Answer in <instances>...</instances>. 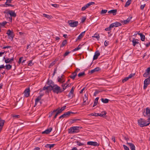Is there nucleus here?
Wrapping results in <instances>:
<instances>
[{"label": "nucleus", "instance_id": "48", "mask_svg": "<svg viewBox=\"0 0 150 150\" xmlns=\"http://www.w3.org/2000/svg\"><path fill=\"white\" fill-rule=\"evenodd\" d=\"M135 74H131L128 76V77L129 78V79L131 78Z\"/></svg>", "mask_w": 150, "mask_h": 150}, {"label": "nucleus", "instance_id": "20", "mask_svg": "<svg viewBox=\"0 0 150 150\" xmlns=\"http://www.w3.org/2000/svg\"><path fill=\"white\" fill-rule=\"evenodd\" d=\"M117 12V10L116 9H113L112 10L110 11H109L108 12V13H112L113 14V15H115L116 14V13Z\"/></svg>", "mask_w": 150, "mask_h": 150}, {"label": "nucleus", "instance_id": "25", "mask_svg": "<svg viewBox=\"0 0 150 150\" xmlns=\"http://www.w3.org/2000/svg\"><path fill=\"white\" fill-rule=\"evenodd\" d=\"M88 100L87 96L86 95V94H85L83 97V104L84 103L86 102V101Z\"/></svg>", "mask_w": 150, "mask_h": 150}, {"label": "nucleus", "instance_id": "29", "mask_svg": "<svg viewBox=\"0 0 150 150\" xmlns=\"http://www.w3.org/2000/svg\"><path fill=\"white\" fill-rule=\"evenodd\" d=\"M43 16H44L46 18H47L49 19H51L52 18V16H49V15H48L45 14V13L43 14Z\"/></svg>", "mask_w": 150, "mask_h": 150}, {"label": "nucleus", "instance_id": "46", "mask_svg": "<svg viewBox=\"0 0 150 150\" xmlns=\"http://www.w3.org/2000/svg\"><path fill=\"white\" fill-rule=\"evenodd\" d=\"M54 145H55V144H49V148H50V149L51 148L53 147Z\"/></svg>", "mask_w": 150, "mask_h": 150}, {"label": "nucleus", "instance_id": "15", "mask_svg": "<svg viewBox=\"0 0 150 150\" xmlns=\"http://www.w3.org/2000/svg\"><path fill=\"white\" fill-rule=\"evenodd\" d=\"M74 112H71V111H68L67 112L65 113H64V115L65 116V117H69L70 115L71 114H74Z\"/></svg>", "mask_w": 150, "mask_h": 150}, {"label": "nucleus", "instance_id": "40", "mask_svg": "<svg viewBox=\"0 0 150 150\" xmlns=\"http://www.w3.org/2000/svg\"><path fill=\"white\" fill-rule=\"evenodd\" d=\"M140 37L141 40L142 41H144L145 39V36L144 35H142L140 36Z\"/></svg>", "mask_w": 150, "mask_h": 150}, {"label": "nucleus", "instance_id": "31", "mask_svg": "<svg viewBox=\"0 0 150 150\" xmlns=\"http://www.w3.org/2000/svg\"><path fill=\"white\" fill-rule=\"evenodd\" d=\"M41 99V98H40V97H39L38 96L37 98L36 99V100H35V105H34V106H35L37 105V103Z\"/></svg>", "mask_w": 150, "mask_h": 150}, {"label": "nucleus", "instance_id": "2", "mask_svg": "<svg viewBox=\"0 0 150 150\" xmlns=\"http://www.w3.org/2000/svg\"><path fill=\"white\" fill-rule=\"evenodd\" d=\"M139 125L141 127L149 125L150 122L146 120H145L142 118H140L138 120Z\"/></svg>", "mask_w": 150, "mask_h": 150}, {"label": "nucleus", "instance_id": "27", "mask_svg": "<svg viewBox=\"0 0 150 150\" xmlns=\"http://www.w3.org/2000/svg\"><path fill=\"white\" fill-rule=\"evenodd\" d=\"M106 112L105 111L102 112L100 114L99 116L101 117H104L105 115L106 114Z\"/></svg>", "mask_w": 150, "mask_h": 150}, {"label": "nucleus", "instance_id": "47", "mask_svg": "<svg viewBox=\"0 0 150 150\" xmlns=\"http://www.w3.org/2000/svg\"><path fill=\"white\" fill-rule=\"evenodd\" d=\"M87 8V6L85 5L84 6L82 7L81 8V10L82 11L85 10Z\"/></svg>", "mask_w": 150, "mask_h": 150}, {"label": "nucleus", "instance_id": "44", "mask_svg": "<svg viewBox=\"0 0 150 150\" xmlns=\"http://www.w3.org/2000/svg\"><path fill=\"white\" fill-rule=\"evenodd\" d=\"M14 119H17L18 118L20 117V115H12Z\"/></svg>", "mask_w": 150, "mask_h": 150}, {"label": "nucleus", "instance_id": "50", "mask_svg": "<svg viewBox=\"0 0 150 150\" xmlns=\"http://www.w3.org/2000/svg\"><path fill=\"white\" fill-rule=\"evenodd\" d=\"M29 63L28 64V65L29 66H32L33 65V63L32 62V61L31 60H30L29 61Z\"/></svg>", "mask_w": 150, "mask_h": 150}, {"label": "nucleus", "instance_id": "34", "mask_svg": "<svg viewBox=\"0 0 150 150\" xmlns=\"http://www.w3.org/2000/svg\"><path fill=\"white\" fill-rule=\"evenodd\" d=\"M85 75V73L84 72H81L80 73H79L78 74V76L79 77H81L83 76H84Z\"/></svg>", "mask_w": 150, "mask_h": 150}, {"label": "nucleus", "instance_id": "18", "mask_svg": "<svg viewBox=\"0 0 150 150\" xmlns=\"http://www.w3.org/2000/svg\"><path fill=\"white\" fill-rule=\"evenodd\" d=\"M100 70V68L99 67H97L95 68L94 69L91 70L90 73H91V74H92L94 73L95 72L98 71Z\"/></svg>", "mask_w": 150, "mask_h": 150}, {"label": "nucleus", "instance_id": "61", "mask_svg": "<svg viewBox=\"0 0 150 150\" xmlns=\"http://www.w3.org/2000/svg\"><path fill=\"white\" fill-rule=\"evenodd\" d=\"M50 86L47 87H46L45 86L43 87V90H47L50 87Z\"/></svg>", "mask_w": 150, "mask_h": 150}, {"label": "nucleus", "instance_id": "64", "mask_svg": "<svg viewBox=\"0 0 150 150\" xmlns=\"http://www.w3.org/2000/svg\"><path fill=\"white\" fill-rule=\"evenodd\" d=\"M80 49V48L79 47V46H78V47L76 48H75L74 50V51H76L79 50Z\"/></svg>", "mask_w": 150, "mask_h": 150}, {"label": "nucleus", "instance_id": "21", "mask_svg": "<svg viewBox=\"0 0 150 150\" xmlns=\"http://www.w3.org/2000/svg\"><path fill=\"white\" fill-rule=\"evenodd\" d=\"M58 81L59 82L61 83H63L65 81L62 77V75L61 76V77H58Z\"/></svg>", "mask_w": 150, "mask_h": 150}, {"label": "nucleus", "instance_id": "57", "mask_svg": "<svg viewBox=\"0 0 150 150\" xmlns=\"http://www.w3.org/2000/svg\"><path fill=\"white\" fill-rule=\"evenodd\" d=\"M109 42L105 41L104 42V45L105 46H108V45Z\"/></svg>", "mask_w": 150, "mask_h": 150}, {"label": "nucleus", "instance_id": "14", "mask_svg": "<svg viewBox=\"0 0 150 150\" xmlns=\"http://www.w3.org/2000/svg\"><path fill=\"white\" fill-rule=\"evenodd\" d=\"M52 128H50L47 129L45 131L42 132V134H49L52 130Z\"/></svg>", "mask_w": 150, "mask_h": 150}, {"label": "nucleus", "instance_id": "51", "mask_svg": "<svg viewBox=\"0 0 150 150\" xmlns=\"http://www.w3.org/2000/svg\"><path fill=\"white\" fill-rule=\"evenodd\" d=\"M86 18L85 17H83L81 18V22L83 23L84 22L86 19Z\"/></svg>", "mask_w": 150, "mask_h": 150}, {"label": "nucleus", "instance_id": "5", "mask_svg": "<svg viewBox=\"0 0 150 150\" xmlns=\"http://www.w3.org/2000/svg\"><path fill=\"white\" fill-rule=\"evenodd\" d=\"M150 83V77L146 79L144 81V89H145Z\"/></svg>", "mask_w": 150, "mask_h": 150}, {"label": "nucleus", "instance_id": "28", "mask_svg": "<svg viewBox=\"0 0 150 150\" xmlns=\"http://www.w3.org/2000/svg\"><path fill=\"white\" fill-rule=\"evenodd\" d=\"M131 0H128L126 3L125 4V7L128 6L131 4Z\"/></svg>", "mask_w": 150, "mask_h": 150}, {"label": "nucleus", "instance_id": "63", "mask_svg": "<svg viewBox=\"0 0 150 150\" xmlns=\"http://www.w3.org/2000/svg\"><path fill=\"white\" fill-rule=\"evenodd\" d=\"M64 117H65V115H64V114H63L62 115H61V116H60L59 117V119H60V118H64Z\"/></svg>", "mask_w": 150, "mask_h": 150}, {"label": "nucleus", "instance_id": "6", "mask_svg": "<svg viewBox=\"0 0 150 150\" xmlns=\"http://www.w3.org/2000/svg\"><path fill=\"white\" fill-rule=\"evenodd\" d=\"M87 144L94 146H98L99 145V144L97 142L92 141L88 142Z\"/></svg>", "mask_w": 150, "mask_h": 150}, {"label": "nucleus", "instance_id": "30", "mask_svg": "<svg viewBox=\"0 0 150 150\" xmlns=\"http://www.w3.org/2000/svg\"><path fill=\"white\" fill-rule=\"evenodd\" d=\"M132 18V17H130V18H128L126 20H125L124 21V23L125 24H126L128 23L129 22Z\"/></svg>", "mask_w": 150, "mask_h": 150}, {"label": "nucleus", "instance_id": "23", "mask_svg": "<svg viewBox=\"0 0 150 150\" xmlns=\"http://www.w3.org/2000/svg\"><path fill=\"white\" fill-rule=\"evenodd\" d=\"M77 73H76V72H74L72 73L71 75L70 76V77L71 79H74Z\"/></svg>", "mask_w": 150, "mask_h": 150}, {"label": "nucleus", "instance_id": "41", "mask_svg": "<svg viewBox=\"0 0 150 150\" xmlns=\"http://www.w3.org/2000/svg\"><path fill=\"white\" fill-rule=\"evenodd\" d=\"M107 12V10H102L100 12L101 14H104L106 13Z\"/></svg>", "mask_w": 150, "mask_h": 150}, {"label": "nucleus", "instance_id": "12", "mask_svg": "<svg viewBox=\"0 0 150 150\" xmlns=\"http://www.w3.org/2000/svg\"><path fill=\"white\" fill-rule=\"evenodd\" d=\"M30 89L29 88L28 89H25L24 91V95L25 96L27 97L29 96L30 94Z\"/></svg>", "mask_w": 150, "mask_h": 150}, {"label": "nucleus", "instance_id": "42", "mask_svg": "<svg viewBox=\"0 0 150 150\" xmlns=\"http://www.w3.org/2000/svg\"><path fill=\"white\" fill-rule=\"evenodd\" d=\"M71 85V84H67L66 85V86L65 87H64V88H63V91H64L67 88H68Z\"/></svg>", "mask_w": 150, "mask_h": 150}, {"label": "nucleus", "instance_id": "62", "mask_svg": "<svg viewBox=\"0 0 150 150\" xmlns=\"http://www.w3.org/2000/svg\"><path fill=\"white\" fill-rule=\"evenodd\" d=\"M98 103V102L94 101V104L93 105V107H94L95 106H96V105H97Z\"/></svg>", "mask_w": 150, "mask_h": 150}, {"label": "nucleus", "instance_id": "22", "mask_svg": "<svg viewBox=\"0 0 150 150\" xmlns=\"http://www.w3.org/2000/svg\"><path fill=\"white\" fill-rule=\"evenodd\" d=\"M4 120H2L0 118V128H2L4 123Z\"/></svg>", "mask_w": 150, "mask_h": 150}, {"label": "nucleus", "instance_id": "39", "mask_svg": "<svg viewBox=\"0 0 150 150\" xmlns=\"http://www.w3.org/2000/svg\"><path fill=\"white\" fill-rule=\"evenodd\" d=\"M67 42L66 40H64L62 42L61 47H63L65 45L67 44Z\"/></svg>", "mask_w": 150, "mask_h": 150}, {"label": "nucleus", "instance_id": "32", "mask_svg": "<svg viewBox=\"0 0 150 150\" xmlns=\"http://www.w3.org/2000/svg\"><path fill=\"white\" fill-rule=\"evenodd\" d=\"M137 40H136V39H135V40L134 39L132 41V42L133 43V45L134 46H135V45H136V44H138L139 43V42L138 41H136Z\"/></svg>", "mask_w": 150, "mask_h": 150}, {"label": "nucleus", "instance_id": "26", "mask_svg": "<svg viewBox=\"0 0 150 150\" xmlns=\"http://www.w3.org/2000/svg\"><path fill=\"white\" fill-rule=\"evenodd\" d=\"M85 31L82 32L77 38L78 39H80L83 36Z\"/></svg>", "mask_w": 150, "mask_h": 150}, {"label": "nucleus", "instance_id": "53", "mask_svg": "<svg viewBox=\"0 0 150 150\" xmlns=\"http://www.w3.org/2000/svg\"><path fill=\"white\" fill-rule=\"evenodd\" d=\"M123 146L125 150H129V148L127 146L125 145H123Z\"/></svg>", "mask_w": 150, "mask_h": 150}, {"label": "nucleus", "instance_id": "60", "mask_svg": "<svg viewBox=\"0 0 150 150\" xmlns=\"http://www.w3.org/2000/svg\"><path fill=\"white\" fill-rule=\"evenodd\" d=\"M145 6V4H144L142 5H141L140 6V8L142 10H143Z\"/></svg>", "mask_w": 150, "mask_h": 150}, {"label": "nucleus", "instance_id": "56", "mask_svg": "<svg viewBox=\"0 0 150 150\" xmlns=\"http://www.w3.org/2000/svg\"><path fill=\"white\" fill-rule=\"evenodd\" d=\"M99 92V91H96L94 94V96H96V95L98 94Z\"/></svg>", "mask_w": 150, "mask_h": 150}, {"label": "nucleus", "instance_id": "24", "mask_svg": "<svg viewBox=\"0 0 150 150\" xmlns=\"http://www.w3.org/2000/svg\"><path fill=\"white\" fill-rule=\"evenodd\" d=\"M101 100L103 103H107L108 102L109 100L107 98H102L101 99Z\"/></svg>", "mask_w": 150, "mask_h": 150}, {"label": "nucleus", "instance_id": "19", "mask_svg": "<svg viewBox=\"0 0 150 150\" xmlns=\"http://www.w3.org/2000/svg\"><path fill=\"white\" fill-rule=\"evenodd\" d=\"M128 144L131 150H135V146L134 144L132 143H128Z\"/></svg>", "mask_w": 150, "mask_h": 150}, {"label": "nucleus", "instance_id": "35", "mask_svg": "<svg viewBox=\"0 0 150 150\" xmlns=\"http://www.w3.org/2000/svg\"><path fill=\"white\" fill-rule=\"evenodd\" d=\"M94 2H91L87 4H86V6H87V8H88L91 5L94 4Z\"/></svg>", "mask_w": 150, "mask_h": 150}, {"label": "nucleus", "instance_id": "8", "mask_svg": "<svg viewBox=\"0 0 150 150\" xmlns=\"http://www.w3.org/2000/svg\"><path fill=\"white\" fill-rule=\"evenodd\" d=\"M23 100H19L16 104V106L18 108H19L23 106Z\"/></svg>", "mask_w": 150, "mask_h": 150}, {"label": "nucleus", "instance_id": "45", "mask_svg": "<svg viewBox=\"0 0 150 150\" xmlns=\"http://www.w3.org/2000/svg\"><path fill=\"white\" fill-rule=\"evenodd\" d=\"M129 79V78L128 77H125L124 79H123L122 80V82L124 83Z\"/></svg>", "mask_w": 150, "mask_h": 150}, {"label": "nucleus", "instance_id": "38", "mask_svg": "<svg viewBox=\"0 0 150 150\" xmlns=\"http://www.w3.org/2000/svg\"><path fill=\"white\" fill-rule=\"evenodd\" d=\"M73 93H69V94L68 95V97L70 99L72 98L73 97Z\"/></svg>", "mask_w": 150, "mask_h": 150}, {"label": "nucleus", "instance_id": "58", "mask_svg": "<svg viewBox=\"0 0 150 150\" xmlns=\"http://www.w3.org/2000/svg\"><path fill=\"white\" fill-rule=\"evenodd\" d=\"M70 53V52H65V53H64V57H65L66 56H67V55L69 53Z\"/></svg>", "mask_w": 150, "mask_h": 150}, {"label": "nucleus", "instance_id": "4", "mask_svg": "<svg viewBox=\"0 0 150 150\" xmlns=\"http://www.w3.org/2000/svg\"><path fill=\"white\" fill-rule=\"evenodd\" d=\"M68 23L69 26L71 27H74L77 26L78 22V21H68Z\"/></svg>", "mask_w": 150, "mask_h": 150}, {"label": "nucleus", "instance_id": "9", "mask_svg": "<svg viewBox=\"0 0 150 150\" xmlns=\"http://www.w3.org/2000/svg\"><path fill=\"white\" fill-rule=\"evenodd\" d=\"M149 74H150V67L148 68L146 70V72L144 74L143 76L144 77H146Z\"/></svg>", "mask_w": 150, "mask_h": 150}, {"label": "nucleus", "instance_id": "10", "mask_svg": "<svg viewBox=\"0 0 150 150\" xmlns=\"http://www.w3.org/2000/svg\"><path fill=\"white\" fill-rule=\"evenodd\" d=\"M111 24L112 28L114 27H117L121 25V24L118 22H116L115 23H113Z\"/></svg>", "mask_w": 150, "mask_h": 150}, {"label": "nucleus", "instance_id": "49", "mask_svg": "<svg viewBox=\"0 0 150 150\" xmlns=\"http://www.w3.org/2000/svg\"><path fill=\"white\" fill-rule=\"evenodd\" d=\"M6 22H4L2 23H1V27L4 26L6 24Z\"/></svg>", "mask_w": 150, "mask_h": 150}, {"label": "nucleus", "instance_id": "33", "mask_svg": "<svg viewBox=\"0 0 150 150\" xmlns=\"http://www.w3.org/2000/svg\"><path fill=\"white\" fill-rule=\"evenodd\" d=\"M93 37L96 38L98 40H99L100 38V36L99 34H98L97 33L95 34L93 36Z\"/></svg>", "mask_w": 150, "mask_h": 150}, {"label": "nucleus", "instance_id": "1", "mask_svg": "<svg viewBox=\"0 0 150 150\" xmlns=\"http://www.w3.org/2000/svg\"><path fill=\"white\" fill-rule=\"evenodd\" d=\"M47 83L52 88L53 92H54L58 94L63 91V90L61 89L60 87L57 85H54L51 81H48Z\"/></svg>", "mask_w": 150, "mask_h": 150}, {"label": "nucleus", "instance_id": "17", "mask_svg": "<svg viewBox=\"0 0 150 150\" xmlns=\"http://www.w3.org/2000/svg\"><path fill=\"white\" fill-rule=\"evenodd\" d=\"M100 53L98 51H96L93 57V60H95L98 58V56L100 55Z\"/></svg>", "mask_w": 150, "mask_h": 150}, {"label": "nucleus", "instance_id": "55", "mask_svg": "<svg viewBox=\"0 0 150 150\" xmlns=\"http://www.w3.org/2000/svg\"><path fill=\"white\" fill-rule=\"evenodd\" d=\"M5 5H6L8 6H10L12 7H13L14 6V5L11 4H8V3H5Z\"/></svg>", "mask_w": 150, "mask_h": 150}, {"label": "nucleus", "instance_id": "11", "mask_svg": "<svg viewBox=\"0 0 150 150\" xmlns=\"http://www.w3.org/2000/svg\"><path fill=\"white\" fill-rule=\"evenodd\" d=\"M4 59H5V62L6 63H9L12 62L13 60V57L10 59L9 58H6L5 57L4 58Z\"/></svg>", "mask_w": 150, "mask_h": 150}, {"label": "nucleus", "instance_id": "7", "mask_svg": "<svg viewBox=\"0 0 150 150\" xmlns=\"http://www.w3.org/2000/svg\"><path fill=\"white\" fill-rule=\"evenodd\" d=\"M9 14L11 16L15 17L16 16V14L14 11L11 10H8L7 12V14Z\"/></svg>", "mask_w": 150, "mask_h": 150}, {"label": "nucleus", "instance_id": "59", "mask_svg": "<svg viewBox=\"0 0 150 150\" xmlns=\"http://www.w3.org/2000/svg\"><path fill=\"white\" fill-rule=\"evenodd\" d=\"M23 58V57H21L19 59L18 63L19 64H20L21 63V60Z\"/></svg>", "mask_w": 150, "mask_h": 150}, {"label": "nucleus", "instance_id": "52", "mask_svg": "<svg viewBox=\"0 0 150 150\" xmlns=\"http://www.w3.org/2000/svg\"><path fill=\"white\" fill-rule=\"evenodd\" d=\"M77 145H79V146H82L83 145V143H81L79 141H77Z\"/></svg>", "mask_w": 150, "mask_h": 150}, {"label": "nucleus", "instance_id": "37", "mask_svg": "<svg viewBox=\"0 0 150 150\" xmlns=\"http://www.w3.org/2000/svg\"><path fill=\"white\" fill-rule=\"evenodd\" d=\"M112 27L111 26V24H110L109 26V27H108V28H106L105 29V30H106V31H109L112 28Z\"/></svg>", "mask_w": 150, "mask_h": 150}, {"label": "nucleus", "instance_id": "16", "mask_svg": "<svg viewBox=\"0 0 150 150\" xmlns=\"http://www.w3.org/2000/svg\"><path fill=\"white\" fill-rule=\"evenodd\" d=\"M57 111V113H58V114H59V113L61 112L62 111V109H61V108L60 109L58 108V109H57L56 110H53V111L51 113V116H52V115L53 114V113H54L56 112Z\"/></svg>", "mask_w": 150, "mask_h": 150}, {"label": "nucleus", "instance_id": "54", "mask_svg": "<svg viewBox=\"0 0 150 150\" xmlns=\"http://www.w3.org/2000/svg\"><path fill=\"white\" fill-rule=\"evenodd\" d=\"M74 87H72V88H71V90L70 91L69 93H73V92H74Z\"/></svg>", "mask_w": 150, "mask_h": 150}, {"label": "nucleus", "instance_id": "36", "mask_svg": "<svg viewBox=\"0 0 150 150\" xmlns=\"http://www.w3.org/2000/svg\"><path fill=\"white\" fill-rule=\"evenodd\" d=\"M6 69H7V70H8L10 69L12 67V66L10 64L7 65H6Z\"/></svg>", "mask_w": 150, "mask_h": 150}, {"label": "nucleus", "instance_id": "13", "mask_svg": "<svg viewBox=\"0 0 150 150\" xmlns=\"http://www.w3.org/2000/svg\"><path fill=\"white\" fill-rule=\"evenodd\" d=\"M144 112L143 113V115L144 117L146 116L147 115L149 116L150 115V109L149 108H147L146 109V115L144 114Z\"/></svg>", "mask_w": 150, "mask_h": 150}, {"label": "nucleus", "instance_id": "43", "mask_svg": "<svg viewBox=\"0 0 150 150\" xmlns=\"http://www.w3.org/2000/svg\"><path fill=\"white\" fill-rule=\"evenodd\" d=\"M13 32L11 31L10 30H7L6 34L8 35H11V34L13 33Z\"/></svg>", "mask_w": 150, "mask_h": 150}, {"label": "nucleus", "instance_id": "3", "mask_svg": "<svg viewBox=\"0 0 150 150\" xmlns=\"http://www.w3.org/2000/svg\"><path fill=\"white\" fill-rule=\"evenodd\" d=\"M82 128L81 127L78 126H74L71 127L68 130L69 133L74 134L77 133L79 132V129Z\"/></svg>", "mask_w": 150, "mask_h": 150}]
</instances>
